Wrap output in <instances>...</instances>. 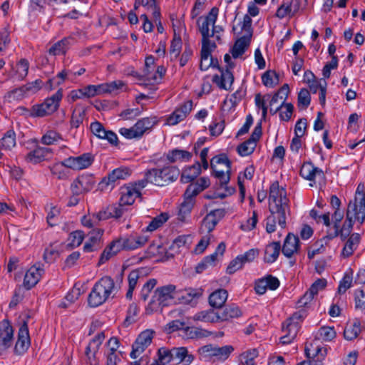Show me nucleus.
<instances>
[{"mask_svg":"<svg viewBox=\"0 0 365 365\" xmlns=\"http://www.w3.org/2000/svg\"><path fill=\"white\" fill-rule=\"evenodd\" d=\"M365 221V185L359 184L356 190L355 196L348 205L346 220L341 227L340 234L346 237L351 233L353 225L358 222L360 224Z\"/></svg>","mask_w":365,"mask_h":365,"instance_id":"f257e3e1","label":"nucleus"},{"mask_svg":"<svg viewBox=\"0 0 365 365\" xmlns=\"http://www.w3.org/2000/svg\"><path fill=\"white\" fill-rule=\"evenodd\" d=\"M118 292L114 281L106 276L100 279L93 286L89 296L88 304L96 307L101 305L110 297H113Z\"/></svg>","mask_w":365,"mask_h":365,"instance_id":"f03ea898","label":"nucleus"},{"mask_svg":"<svg viewBox=\"0 0 365 365\" xmlns=\"http://www.w3.org/2000/svg\"><path fill=\"white\" fill-rule=\"evenodd\" d=\"M179 174L180 171L177 168L167 166L148 170L142 180H145L146 185L150 182L158 186H165L176 180Z\"/></svg>","mask_w":365,"mask_h":365,"instance_id":"7ed1b4c3","label":"nucleus"},{"mask_svg":"<svg viewBox=\"0 0 365 365\" xmlns=\"http://www.w3.org/2000/svg\"><path fill=\"white\" fill-rule=\"evenodd\" d=\"M172 303H176V288L174 285L168 284L158 287L155 290L148 309L152 312L158 311L160 307L168 306Z\"/></svg>","mask_w":365,"mask_h":365,"instance_id":"20e7f679","label":"nucleus"},{"mask_svg":"<svg viewBox=\"0 0 365 365\" xmlns=\"http://www.w3.org/2000/svg\"><path fill=\"white\" fill-rule=\"evenodd\" d=\"M279 210L289 211V199L285 188L274 181L269 187V210L278 212Z\"/></svg>","mask_w":365,"mask_h":365,"instance_id":"39448f33","label":"nucleus"},{"mask_svg":"<svg viewBox=\"0 0 365 365\" xmlns=\"http://www.w3.org/2000/svg\"><path fill=\"white\" fill-rule=\"evenodd\" d=\"M158 123L155 116L147 117L138 120L136 123L130 128H121L119 130L120 134L126 139H138L144 133L153 128Z\"/></svg>","mask_w":365,"mask_h":365,"instance_id":"423d86ee","label":"nucleus"},{"mask_svg":"<svg viewBox=\"0 0 365 365\" xmlns=\"http://www.w3.org/2000/svg\"><path fill=\"white\" fill-rule=\"evenodd\" d=\"M234 348L231 345L217 346L213 344H207L200 347L198 352L201 359L205 361H225Z\"/></svg>","mask_w":365,"mask_h":365,"instance_id":"0eeeda50","label":"nucleus"},{"mask_svg":"<svg viewBox=\"0 0 365 365\" xmlns=\"http://www.w3.org/2000/svg\"><path fill=\"white\" fill-rule=\"evenodd\" d=\"M62 96V90H58L42 103L34 106L31 110V115L34 117H43L53 113L58 108Z\"/></svg>","mask_w":365,"mask_h":365,"instance_id":"6e6552de","label":"nucleus"},{"mask_svg":"<svg viewBox=\"0 0 365 365\" xmlns=\"http://www.w3.org/2000/svg\"><path fill=\"white\" fill-rule=\"evenodd\" d=\"M146 187L145 180H138L129 183L120 189V206L130 205L141 195V190Z\"/></svg>","mask_w":365,"mask_h":365,"instance_id":"1a4fd4ad","label":"nucleus"},{"mask_svg":"<svg viewBox=\"0 0 365 365\" xmlns=\"http://www.w3.org/2000/svg\"><path fill=\"white\" fill-rule=\"evenodd\" d=\"M210 164L215 176L219 180L222 186H225L230 178V160L225 155H217L212 158Z\"/></svg>","mask_w":365,"mask_h":365,"instance_id":"9d476101","label":"nucleus"},{"mask_svg":"<svg viewBox=\"0 0 365 365\" xmlns=\"http://www.w3.org/2000/svg\"><path fill=\"white\" fill-rule=\"evenodd\" d=\"M302 319V314L296 312L283 324V335L280 338V342L282 344H289L295 339Z\"/></svg>","mask_w":365,"mask_h":365,"instance_id":"9b49d317","label":"nucleus"},{"mask_svg":"<svg viewBox=\"0 0 365 365\" xmlns=\"http://www.w3.org/2000/svg\"><path fill=\"white\" fill-rule=\"evenodd\" d=\"M165 73L163 66H156L155 59L150 56L145 58L143 78L148 84L158 83Z\"/></svg>","mask_w":365,"mask_h":365,"instance_id":"f8f14e48","label":"nucleus"},{"mask_svg":"<svg viewBox=\"0 0 365 365\" xmlns=\"http://www.w3.org/2000/svg\"><path fill=\"white\" fill-rule=\"evenodd\" d=\"M250 37L251 36L243 35L235 43L231 49V55L229 53L225 55L224 60L227 66L230 68L235 67V63L232 61V58L235 59L242 56L250 44Z\"/></svg>","mask_w":365,"mask_h":365,"instance_id":"ddd939ff","label":"nucleus"},{"mask_svg":"<svg viewBox=\"0 0 365 365\" xmlns=\"http://www.w3.org/2000/svg\"><path fill=\"white\" fill-rule=\"evenodd\" d=\"M95 184L93 175L83 174L73 180L71 185V190L73 195H79L92 190Z\"/></svg>","mask_w":365,"mask_h":365,"instance_id":"4468645a","label":"nucleus"},{"mask_svg":"<svg viewBox=\"0 0 365 365\" xmlns=\"http://www.w3.org/2000/svg\"><path fill=\"white\" fill-rule=\"evenodd\" d=\"M153 338V332L150 330H145L141 332L133 345V350L130 352V357L137 359L150 345Z\"/></svg>","mask_w":365,"mask_h":365,"instance_id":"2eb2a0df","label":"nucleus"},{"mask_svg":"<svg viewBox=\"0 0 365 365\" xmlns=\"http://www.w3.org/2000/svg\"><path fill=\"white\" fill-rule=\"evenodd\" d=\"M130 175V172L126 168H118L110 172L107 177L100 182L102 190L112 189L115 183L120 180H125Z\"/></svg>","mask_w":365,"mask_h":365,"instance_id":"dca6fc26","label":"nucleus"},{"mask_svg":"<svg viewBox=\"0 0 365 365\" xmlns=\"http://www.w3.org/2000/svg\"><path fill=\"white\" fill-rule=\"evenodd\" d=\"M104 339V333L100 332L97 334V335H96L88 344L86 350V355L88 361L91 365H98L96 354Z\"/></svg>","mask_w":365,"mask_h":365,"instance_id":"f3484780","label":"nucleus"},{"mask_svg":"<svg viewBox=\"0 0 365 365\" xmlns=\"http://www.w3.org/2000/svg\"><path fill=\"white\" fill-rule=\"evenodd\" d=\"M224 215L225 210L222 209H216L210 211L207 214L202 222L200 227L201 232H207V234L211 232Z\"/></svg>","mask_w":365,"mask_h":365,"instance_id":"a211bd4d","label":"nucleus"},{"mask_svg":"<svg viewBox=\"0 0 365 365\" xmlns=\"http://www.w3.org/2000/svg\"><path fill=\"white\" fill-rule=\"evenodd\" d=\"M125 250V244L123 242L122 236L114 239L103 250L102 252L99 263L103 264L110 258L115 256L120 251Z\"/></svg>","mask_w":365,"mask_h":365,"instance_id":"6ab92c4d","label":"nucleus"},{"mask_svg":"<svg viewBox=\"0 0 365 365\" xmlns=\"http://www.w3.org/2000/svg\"><path fill=\"white\" fill-rule=\"evenodd\" d=\"M44 274L43 266L41 264H35L26 272L24 279V286L29 289L34 287Z\"/></svg>","mask_w":365,"mask_h":365,"instance_id":"aec40b11","label":"nucleus"},{"mask_svg":"<svg viewBox=\"0 0 365 365\" xmlns=\"http://www.w3.org/2000/svg\"><path fill=\"white\" fill-rule=\"evenodd\" d=\"M226 68L220 69V75L216 74L212 78V81L216 86L226 91L230 90L234 82V76L231 72V69L226 64Z\"/></svg>","mask_w":365,"mask_h":365,"instance_id":"412c9836","label":"nucleus"},{"mask_svg":"<svg viewBox=\"0 0 365 365\" xmlns=\"http://www.w3.org/2000/svg\"><path fill=\"white\" fill-rule=\"evenodd\" d=\"M261 135L262 128L259 124L255 127L251 138L238 146L237 152L239 155L241 156H247L251 154L254 151L257 141L259 139Z\"/></svg>","mask_w":365,"mask_h":365,"instance_id":"4be33fe9","label":"nucleus"},{"mask_svg":"<svg viewBox=\"0 0 365 365\" xmlns=\"http://www.w3.org/2000/svg\"><path fill=\"white\" fill-rule=\"evenodd\" d=\"M90 129L91 133L98 138L106 140L112 145L117 144V135L111 130H106L100 122H93L90 125Z\"/></svg>","mask_w":365,"mask_h":365,"instance_id":"5701e85b","label":"nucleus"},{"mask_svg":"<svg viewBox=\"0 0 365 365\" xmlns=\"http://www.w3.org/2000/svg\"><path fill=\"white\" fill-rule=\"evenodd\" d=\"M217 16L218 9L214 7L206 16L198 19L197 24L202 36H210V28L214 26Z\"/></svg>","mask_w":365,"mask_h":365,"instance_id":"b1692460","label":"nucleus"},{"mask_svg":"<svg viewBox=\"0 0 365 365\" xmlns=\"http://www.w3.org/2000/svg\"><path fill=\"white\" fill-rule=\"evenodd\" d=\"M93 162V158L90 153H84L76 157H69L66 159V164L70 169L80 170L88 168Z\"/></svg>","mask_w":365,"mask_h":365,"instance_id":"393cba45","label":"nucleus"},{"mask_svg":"<svg viewBox=\"0 0 365 365\" xmlns=\"http://www.w3.org/2000/svg\"><path fill=\"white\" fill-rule=\"evenodd\" d=\"M289 211L279 210L278 212H270V215L267 218L266 230L272 233L276 230L277 222L278 225L284 228L286 226L287 215Z\"/></svg>","mask_w":365,"mask_h":365,"instance_id":"a878e982","label":"nucleus"},{"mask_svg":"<svg viewBox=\"0 0 365 365\" xmlns=\"http://www.w3.org/2000/svg\"><path fill=\"white\" fill-rule=\"evenodd\" d=\"M125 250H134L143 247L148 240L145 234L133 233L122 236Z\"/></svg>","mask_w":365,"mask_h":365,"instance_id":"bb28decb","label":"nucleus"},{"mask_svg":"<svg viewBox=\"0 0 365 365\" xmlns=\"http://www.w3.org/2000/svg\"><path fill=\"white\" fill-rule=\"evenodd\" d=\"M191 101L185 103L180 108L175 109L166 119V125H175L183 120L192 110Z\"/></svg>","mask_w":365,"mask_h":365,"instance_id":"cd10ccee","label":"nucleus"},{"mask_svg":"<svg viewBox=\"0 0 365 365\" xmlns=\"http://www.w3.org/2000/svg\"><path fill=\"white\" fill-rule=\"evenodd\" d=\"M305 353L309 359L321 363H322L327 354L326 349L322 346L319 340L307 343Z\"/></svg>","mask_w":365,"mask_h":365,"instance_id":"c85d7f7f","label":"nucleus"},{"mask_svg":"<svg viewBox=\"0 0 365 365\" xmlns=\"http://www.w3.org/2000/svg\"><path fill=\"white\" fill-rule=\"evenodd\" d=\"M300 175L310 181V186H313L317 178H322L324 177L323 171L319 168L315 167L309 162L304 163L300 170Z\"/></svg>","mask_w":365,"mask_h":365,"instance_id":"c756f323","label":"nucleus"},{"mask_svg":"<svg viewBox=\"0 0 365 365\" xmlns=\"http://www.w3.org/2000/svg\"><path fill=\"white\" fill-rule=\"evenodd\" d=\"M191 243V235H180L177 237L170 245L168 254L170 256H175V255L182 252L184 250L188 248Z\"/></svg>","mask_w":365,"mask_h":365,"instance_id":"7c9ffc66","label":"nucleus"},{"mask_svg":"<svg viewBox=\"0 0 365 365\" xmlns=\"http://www.w3.org/2000/svg\"><path fill=\"white\" fill-rule=\"evenodd\" d=\"M30 346L29 329L26 322H23L18 333V340L15 346V351L19 354L26 351Z\"/></svg>","mask_w":365,"mask_h":365,"instance_id":"2f4dec72","label":"nucleus"},{"mask_svg":"<svg viewBox=\"0 0 365 365\" xmlns=\"http://www.w3.org/2000/svg\"><path fill=\"white\" fill-rule=\"evenodd\" d=\"M279 286V281L277 278L268 276L259 279L255 283V291L259 294H263L267 289L275 290Z\"/></svg>","mask_w":365,"mask_h":365,"instance_id":"473e14b6","label":"nucleus"},{"mask_svg":"<svg viewBox=\"0 0 365 365\" xmlns=\"http://www.w3.org/2000/svg\"><path fill=\"white\" fill-rule=\"evenodd\" d=\"M202 294L200 290L188 288L183 290H176V303L189 304L199 298Z\"/></svg>","mask_w":365,"mask_h":365,"instance_id":"72a5a7b5","label":"nucleus"},{"mask_svg":"<svg viewBox=\"0 0 365 365\" xmlns=\"http://www.w3.org/2000/svg\"><path fill=\"white\" fill-rule=\"evenodd\" d=\"M103 232V230L95 229L89 232L88 238L83 246L85 252H92L98 248Z\"/></svg>","mask_w":365,"mask_h":365,"instance_id":"f704fd0d","label":"nucleus"},{"mask_svg":"<svg viewBox=\"0 0 365 365\" xmlns=\"http://www.w3.org/2000/svg\"><path fill=\"white\" fill-rule=\"evenodd\" d=\"M191 153L181 149H173L166 154V159L170 163H184L190 160Z\"/></svg>","mask_w":365,"mask_h":365,"instance_id":"c9c22d12","label":"nucleus"},{"mask_svg":"<svg viewBox=\"0 0 365 365\" xmlns=\"http://www.w3.org/2000/svg\"><path fill=\"white\" fill-rule=\"evenodd\" d=\"M299 249V239L292 234H289L284 241L282 253L287 257H292L297 252Z\"/></svg>","mask_w":365,"mask_h":365,"instance_id":"e433bc0d","label":"nucleus"},{"mask_svg":"<svg viewBox=\"0 0 365 365\" xmlns=\"http://www.w3.org/2000/svg\"><path fill=\"white\" fill-rule=\"evenodd\" d=\"M227 297L228 293L225 289H217L210 294L209 304L212 307L221 308L226 302Z\"/></svg>","mask_w":365,"mask_h":365,"instance_id":"4c0bfd02","label":"nucleus"},{"mask_svg":"<svg viewBox=\"0 0 365 365\" xmlns=\"http://www.w3.org/2000/svg\"><path fill=\"white\" fill-rule=\"evenodd\" d=\"M173 356L182 365H190L194 360V356L182 346L173 348Z\"/></svg>","mask_w":365,"mask_h":365,"instance_id":"58836bf2","label":"nucleus"},{"mask_svg":"<svg viewBox=\"0 0 365 365\" xmlns=\"http://www.w3.org/2000/svg\"><path fill=\"white\" fill-rule=\"evenodd\" d=\"M49 153V149L42 147H38L33 151H31L26 155L27 162L32 164H37L43 161Z\"/></svg>","mask_w":365,"mask_h":365,"instance_id":"ea45409f","label":"nucleus"},{"mask_svg":"<svg viewBox=\"0 0 365 365\" xmlns=\"http://www.w3.org/2000/svg\"><path fill=\"white\" fill-rule=\"evenodd\" d=\"M360 241V235L358 233L352 234L346 242L341 255L344 257H350L356 250Z\"/></svg>","mask_w":365,"mask_h":365,"instance_id":"a19ab883","label":"nucleus"},{"mask_svg":"<svg viewBox=\"0 0 365 365\" xmlns=\"http://www.w3.org/2000/svg\"><path fill=\"white\" fill-rule=\"evenodd\" d=\"M219 314L212 309H207L196 313L193 317L194 321L215 323L219 322Z\"/></svg>","mask_w":365,"mask_h":365,"instance_id":"79ce46f5","label":"nucleus"},{"mask_svg":"<svg viewBox=\"0 0 365 365\" xmlns=\"http://www.w3.org/2000/svg\"><path fill=\"white\" fill-rule=\"evenodd\" d=\"M201 173V167L200 163H197L194 165L185 168L181 175V181L183 183H187L196 178Z\"/></svg>","mask_w":365,"mask_h":365,"instance_id":"37998d69","label":"nucleus"},{"mask_svg":"<svg viewBox=\"0 0 365 365\" xmlns=\"http://www.w3.org/2000/svg\"><path fill=\"white\" fill-rule=\"evenodd\" d=\"M123 86L124 83L121 81L96 85V95L100 96L106 93H110L118 89H121Z\"/></svg>","mask_w":365,"mask_h":365,"instance_id":"c03bdc74","label":"nucleus"},{"mask_svg":"<svg viewBox=\"0 0 365 365\" xmlns=\"http://www.w3.org/2000/svg\"><path fill=\"white\" fill-rule=\"evenodd\" d=\"M14 336V329L7 320L0 322V339L2 341L11 345Z\"/></svg>","mask_w":365,"mask_h":365,"instance_id":"a18cd8bd","label":"nucleus"},{"mask_svg":"<svg viewBox=\"0 0 365 365\" xmlns=\"http://www.w3.org/2000/svg\"><path fill=\"white\" fill-rule=\"evenodd\" d=\"M70 169L68 165L66 164V159L62 161L54 164L51 168V171L53 175L57 178L59 180H66L69 177V170Z\"/></svg>","mask_w":365,"mask_h":365,"instance_id":"49530a36","label":"nucleus"},{"mask_svg":"<svg viewBox=\"0 0 365 365\" xmlns=\"http://www.w3.org/2000/svg\"><path fill=\"white\" fill-rule=\"evenodd\" d=\"M280 244L279 242H272L266 247L264 252V260L268 263H272L277 259L279 251Z\"/></svg>","mask_w":365,"mask_h":365,"instance_id":"de8ad7c7","label":"nucleus"},{"mask_svg":"<svg viewBox=\"0 0 365 365\" xmlns=\"http://www.w3.org/2000/svg\"><path fill=\"white\" fill-rule=\"evenodd\" d=\"M173 358V348L172 349H169L166 347H160L158 350L155 360L160 364V365H166L169 364Z\"/></svg>","mask_w":365,"mask_h":365,"instance_id":"09e8293b","label":"nucleus"},{"mask_svg":"<svg viewBox=\"0 0 365 365\" xmlns=\"http://www.w3.org/2000/svg\"><path fill=\"white\" fill-rule=\"evenodd\" d=\"M16 134L14 130H8L0 140V147L2 149L10 150L16 146Z\"/></svg>","mask_w":365,"mask_h":365,"instance_id":"8fccbe9b","label":"nucleus"},{"mask_svg":"<svg viewBox=\"0 0 365 365\" xmlns=\"http://www.w3.org/2000/svg\"><path fill=\"white\" fill-rule=\"evenodd\" d=\"M241 311L238 307L231 305L226 307L221 314H219V322L227 321L232 318H237L241 316Z\"/></svg>","mask_w":365,"mask_h":365,"instance_id":"3c124183","label":"nucleus"},{"mask_svg":"<svg viewBox=\"0 0 365 365\" xmlns=\"http://www.w3.org/2000/svg\"><path fill=\"white\" fill-rule=\"evenodd\" d=\"M194 204L189 200L184 201L181 203L178 210V220L182 222H186L190 217L191 210Z\"/></svg>","mask_w":365,"mask_h":365,"instance_id":"603ef678","label":"nucleus"},{"mask_svg":"<svg viewBox=\"0 0 365 365\" xmlns=\"http://www.w3.org/2000/svg\"><path fill=\"white\" fill-rule=\"evenodd\" d=\"M262 81L266 87L273 88L279 83V77L274 71L269 70L262 75Z\"/></svg>","mask_w":365,"mask_h":365,"instance_id":"864d4df0","label":"nucleus"},{"mask_svg":"<svg viewBox=\"0 0 365 365\" xmlns=\"http://www.w3.org/2000/svg\"><path fill=\"white\" fill-rule=\"evenodd\" d=\"M360 332V324L359 322H354L346 327L344 331V336L347 340H353L358 336Z\"/></svg>","mask_w":365,"mask_h":365,"instance_id":"5fc2aeb1","label":"nucleus"},{"mask_svg":"<svg viewBox=\"0 0 365 365\" xmlns=\"http://www.w3.org/2000/svg\"><path fill=\"white\" fill-rule=\"evenodd\" d=\"M29 63L25 59H21L16 66L14 77L18 80L24 79L28 74Z\"/></svg>","mask_w":365,"mask_h":365,"instance_id":"6e6d98bb","label":"nucleus"},{"mask_svg":"<svg viewBox=\"0 0 365 365\" xmlns=\"http://www.w3.org/2000/svg\"><path fill=\"white\" fill-rule=\"evenodd\" d=\"M168 220L167 213H161L154 217L146 227V231L152 232L161 227Z\"/></svg>","mask_w":365,"mask_h":365,"instance_id":"4d7b16f0","label":"nucleus"},{"mask_svg":"<svg viewBox=\"0 0 365 365\" xmlns=\"http://www.w3.org/2000/svg\"><path fill=\"white\" fill-rule=\"evenodd\" d=\"M258 356L256 349H250L240 355V360L244 365H256L255 359Z\"/></svg>","mask_w":365,"mask_h":365,"instance_id":"13d9d810","label":"nucleus"},{"mask_svg":"<svg viewBox=\"0 0 365 365\" xmlns=\"http://www.w3.org/2000/svg\"><path fill=\"white\" fill-rule=\"evenodd\" d=\"M182 48V40L180 36L175 35L170 48V56L171 60L176 59Z\"/></svg>","mask_w":365,"mask_h":365,"instance_id":"bf43d9fd","label":"nucleus"},{"mask_svg":"<svg viewBox=\"0 0 365 365\" xmlns=\"http://www.w3.org/2000/svg\"><path fill=\"white\" fill-rule=\"evenodd\" d=\"M61 135L54 130L47 131L41 138V143L44 145H52L60 140H61Z\"/></svg>","mask_w":365,"mask_h":365,"instance_id":"052dcab7","label":"nucleus"},{"mask_svg":"<svg viewBox=\"0 0 365 365\" xmlns=\"http://www.w3.org/2000/svg\"><path fill=\"white\" fill-rule=\"evenodd\" d=\"M352 272H346L344 275V277L339 282V285L338 287V292L339 294H344L346 291L349 289L352 286Z\"/></svg>","mask_w":365,"mask_h":365,"instance_id":"680f3d73","label":"nucleus"},{"mask_svg":"<svg viewBox=\"0 0 365 365\" xmlns=\"http://www.w3.org/2000/svg\"><path fill=\"white\" fill-rule=\"evenodd\" d=\"M217 63V60H215L212 55L201 53L200 68L202 71H207L210 67H215Z\"/></svg>","mask_w":365,"mask_h":365,"instance_id":"e2e57ef3","label":"nucleus"},{"mask_svg":"<svg viewBox=\"0 0 365 365\" xmlns=\"http://www.w3.org/2000/svg\"><path fill=\"white\" fill-rule=\"evenodd\" d=\"M84 239L83 231L76 230L71 232L68 238V245L72 247H78Z\"/></svg>","mask_w":365,"mask_h":365,"instance_id":"0e129e2a","label":"nucleus"},{"mask_svg":"<svg viewBox=\"0 0 365 365\" xmlns=\"http://www.w3.org/2000/svg\"><path fill=\"white\" fill-rule=\"evenodd\" d=\"M258 216L255 211L252 212L251 217H250L245 222H242L240 225V228L245 232L253 230L257 223Z\"/></svg>","mask_w":365,"mask_h":365,"instance_id":"69168bd1","label":"nucleus"},{"mask_svg":"<svg viewBox=\"0 0 365 365\" xmlns=\"http://www.w3.org/2000/svg\"><path fill=\"white\" fill-rule=\"evenodd\" d=\"M318 334L324 341H331L336 336V331L331 327H323L319 330Z\"/></svg>","mask_w":365,"mask_h":365,"instance_id":"338daca9","label":"nucleus"},{"mask_svg":"<svg viewBox=\"0 0 365 365\" xmlns=\"http://www.w3.org/2000/svg\"><path fill=\"white\" fill-rule=\"evenodd\" d=\"M210 36H202V53L212 55V52L215 49L216 44L210 39Z\"/></svg>","mask_w":365,"mask_h":365,"instance_id":"774afa93","label":"nucleus"}]
</instances>
